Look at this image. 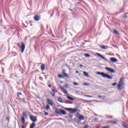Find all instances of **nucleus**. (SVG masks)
I'll use <instances>...</instances> for the list:
<instances>
[{"label": "nucleus", "mask_w": 128, "mask_h": 128, "mask_svg": "<svg viewBox=\"0 0 128 128\" xmlns=\"http://www.w3.org/2000/svg\"><path fill=\"white\" fill-rule=\"evenodd\" d=\"M67 98L69 100H74V98L70 96H67Z\"/></svg>", "instance_id": "dca6fc26"}, {"label": "nucleus", "mask_w": 128, "mask_h": 128, "mask_svg": "<svg viewBox=\"0 0 128 128\" xmlns=\"http://www.w3.org/2000/svg\"><path fill=\"white\" fill-rule=\"evenodd\" d=\"M100 48L102 50H106L107 48H108V46H100Z\"/></svg>", "instance_id": "f8f14e48"}, {"label": "nucleus", "mask_w": 128, "mask_h": 128, "mask_svg": "<svg viewBox=\"0 0 128 128\" xmlns=\"http://www.w3.org/2000/svg\"><path fill=\"white\" fill-rule=\"evenodd\" d=\"M78 118L80 120H84V117L82 116V115H80L79 117Z\"/></svg>", "instance_id": "6ab92c4d"}, {"label": "nucleus", "mask_w": 128, "mask_h": 128, "mask_svg": "<svg viewBox=\"0 0 128 128\" xmlns=\"http://www.w3.org/2000/svg\"><path fill=\"white\" fill-rule=\"evenodd\" d=\"M83 74H84V75L85 76L88 77V73L86 72H83Z\"/></svg>", "instance_id": "b1692460"}, {"label": "nucleus", "mask_w": 128, "mask_h": 128, "mask_svg": "<svg viewBox=\"0 0 128 128\" xmlns=\"http://www.w3.org/2000/svg\"><path fill=\"white\" fill-rule=\"evenodd\" d=\"M25 28H26V26Z\"/></svg>", "instance_id": "e2e57ef3"}, {"label": "nucleus", "mask_w": 128, "mask_h": 128, "mask_svg": "<svg viewBox=\"0 0 128 128\" xmlns=\"http://www.w3.org/2000/svg\"><path fill=\"white\" fill-rule=\"evenodd\" d=\"M21 52L22 54L24 52V49L26 48V45H24V42H21Z\"/></svg>", "instance_id": "39448f33"}, {"label": "nucleus", "mask_w": 128, "mask_h": 128, "mask_svg": "<svg viewBox=\"0 0 128 128\" xmlns=\"http://www.w3.org/2000/svg\"><path fill=\"white\" fill-rule=\"evenodd\" d=\"M47 102L48 104H50V106H54V102L52 100H50V99L48 98Z\"/></svg>", "instance_id": "9d476101"}, {"label": "nucleus", "mask_w": 128, "mask_h": 128, "mask_svg": "<svg viewBox=\"0 0 128 128\" xmlns=\"http://www.w3.org/2000/svg\"><path fill=\"white\" fill-rule=\"evenodd\" d=\"M21 127H22V128H24V126H22Z\"/></svg>", "instance_id": "5fc2aeb1"}, {"label": "nucleus", "mask_w": 128, "mask_h": 128, "mask_svg": "<svg viewBox=\"0 0 128 128\" xmlns=\"http://www.w3.org/2000/svg\"><path fill=\"white\" fill-rule=\"evenodd\" d=\"M83 86H90V84L88 83H84Z\"/></svg>", "instance_id": "c9c22d12"}, {"label": "nucleus", "mask_w": 128, "mask_h": 128, "mask_svg": "<svg viewBox=\"0 0 128 128\" xmlns=\"http://www.w3.org/2000/svg\"><path fill=\"white\" fill-rule=\"evenodd\" d=\"M58 76L60 78H64V76L62 74H58Z\"/></svg>", "instance_id": "c756f323"}, {"label": "nucleus", "mask_w": 128, "mask_h": 128, "mask_svg": "<svg viewBox=\"0 0 128 128\" xmlns=\"http://www.w3.org/2000/svg\"><path fill=\"white\" fill-rule=\"evenodd\" d=\"M94 120H96V121L98 120V118H94Z\"/></svg>", "instance_id": "ea45409f"}, {"label": "nucleus", "mask_w": 128, "mask_h": 128, "mask_svg": "<svg viewBox=\"0 0 128 128\" xmlns=\"http://www.w3.org/2000/svg\"><path fill=\"white\" fill-rule=\"evenodd\" d=\"M46 110H50V105H47L46 107Z\"/></svg>", "instance_id": "7c9ffc66"}, {"label": "nucleus", "mask_w": 128, "mask_h": 128, "mask_svg": "<svg viewBox=\"0 0 128 128\" xmlns=\"http://www.w3.org/2000/svg\"><path fill=\"white\" fill-rule=\"evenodd\" d=\"M55 113L56 114H63L64 116H66V112L64 110H62L58 108L56 109Z\"/></svg>", "instance_id": "f03ea898"}, {"label": "nucleus", "mask_w": 128, "mask_h": 128, "mask_svg": "<svg viewBox=\"0 0 128 128\" xmlns=\"http://www.w3.org/2000/svg\"><path fill=\"white\" fill-rule=\"evenodd\" d=\"M96 56H98L100 58L102 56V54H98V53H96Z\"/></svg>", "instance_id": "72a5a7b5"}, {"label": "nucleus", "mask_w": 128, "mask_h": 128, "mask_svg": "<svg viewBox=\"0 0 128 128\" xmlns=\"http://www.w3.org/2000/svg\"><path fill=\"white\" fill-rule=\"evenodd\" d=\"M19 102H26V98H19Z\"/></svg>", "instance_id": "4468645a"}, {"label": "nucleus", "mask_w": 128, "mask_h": 128, "mask_svg": "<svg viewBox=\"0 0 128 128\" xmlns=\"http://www.w3.org/2000/svg\"><path fill=\"white\" fill-rule=\"evenodd\" d=\"M85 102H92V100H84Z\"/></svg>", "instance_id": "2f4dec72"}, {"label": "nucleus", "mask_w": 128, "mask_h": 128, "mask_svg": "<svg viewBox=\"0 0 128 128\" xmlns=\"http://www.w3.org/2000/svg\"><path fill=\"white\" fill-rule=\"evenodd\" d=\"M45 114L46 116H48V112H46L45 114Z\"/></svg>", "instance_id": "49530a36"}, {"label": "nucleus", "mask_w": 128, "mask_h": 128, "mask_svg": "<svg viewBox=\"0 0 128 128\" xmlns=\"http://www.w3.org/2000/svg\"><path fill=\"white\" fill-rule=\"evenodd\" d=\"M10 117L8 116L6 118V120H8V122H10Z\"/></svg>", "instance_id": "f704fd0d"}, {"label": "nucleus", "mask_w": 128, "mask_h": 128, "mask_svg": "<svg viewBox=\"0 0 128 128\" xmlns=\"http://www.w3.org/2000/svg\"><path fill=\"white\" fill-rule=\"evenodd\" d=\"M58 102H62V104H64V102L62 101V98H59L58 99Z\"/></svg>", "instance_id": "412c9836"}, {"label": "nucleus", "mask_w": 128, "mask_h": 128, "mask_svg": "<svg viewBox=\"0 0 128 128\" xmlns=\"http://www.w3.org/2000/svg\"><path fill=\"white\" fill-rule=\"evenodd\" d=\"M88 126H88L86 125L84 126V128H88Z\"/></svg>", "instance_id": "de8ad7c7"}, {"label": "nucleus", "mask_w": 128, "mask_h": 128, "mask_svg": "<svg viewBox=\"0 0 128 128\" xmlns=\"http://www.w3.org/2000/svg\"><path fill=\"white\" fill-rule=\"evenodd\" d=\"M22 92H18V93H17V96H18V98H20V96H22Z\"/></svg>", "instance_id": "c85d7f7f"}, {"label": "nucleus", "mask_w": 128, "mask_h": 128, "mask_svg": "<svg viewBox=\"0 0 128 128\" xmlns=\"http://www.w3.org/2000/svg\"><path fill=\"white\" fill-rule=\"evenodd\" d=\"M124 78H120L119 80V84H124Z\"/></svg>", "instance_id": "ddd939ff"}, {"label": "nucleus", "mask_w": 128, "mask_h": 128, "mask_svg": "<svg viewBox=\"0 0 128 128\" xmlns=\"http://www.w3.org/2000/svg\"><path fill=\"white\" fill-rule=\"evenodd\" d=\"M37 98H40V97H38V96H37Z\"/></svg>", "instance_id": "13d9d810"}, {"label": "nucleus", "mask_w": 128, "mask_h": 128, "mask_svg": "<svg viewBox=\"0 0 128 128\" xmlns=\"http://www.w3.org/2000/svg\"><path fill=\"white\" fill-rule=\"evenodd\" d=\"M20 120H21L22 124H24V123L26 122V120H24V118L22 117Z\"/></svg>", "instance_id": "2eb2a0df"}, {"label": "nucleus", "mask_w": 128, "mask_h": 128, "mask_svg": "<svg viewBox=\"0 0 128 128\" xmlns=\"http://www.w3.org/2000/svg\"><path fill=\"white\" fill-rule=\"evenodd\" d=\"M102 98V96H98V98Z\"/></svg>", "instance_id": "8fccbe9b"}, {"label": "nucleus", "mask_w": 128, "mask_h": 128, "mask_svg": "<svg viewBox=\"0 0 128 128\" xmlns=\"http://www.w3.org/2000/svg\"><path fill=\"white\" fill-rule=\"evenodd\" d=\"M46 66H44V64H42V66H40V70L43 72V70H44Z\"/></svg>", "instance_id": "f3484780"}, {"label": "nucleus", "mask_w": 128, "mask_h": 128, "mask_svg": "<svg viewBox=\"0 0 128 128\" xmlns=\"http://www.w3.org/2000/svg\"><path fill=\"white\" fill-rule=\"evenodd\" d=\"M11 76H15L16 78V75H14V74H12Z\"/></svg>", "instance_id": "a18cd8bd"}, {"label": "nucleus", "mask_w": 128, "mask_h": 128, "mask_svg": "<svg viewBox=\"0 0 128 128\" xmlns=\"http://www.w3.org/2000/svg\"><path fill=\"white\" fill-rule=\"evenodd\" d=\"M34 126H36V124L34 122L32 123V124L30 125V128H34Z\"/></svg>", "instance_id": "4be33fe9"}, {"label": "nucleus", "mask_w": 128, "mask_h": 128, "mask_svg": "<svg viewBox=\"0 0 128 128\" xmlns=\"http://www.w3.org/2000/svg\"><path fill=\"white\" fill-rule=\"evenodd\" d=\"M65 88H68V84H66L65 85Z\"/></svg>", "instance_id": "4c0bfd02"}, {"label": "nucleus", "mask_w": 128, "mask_h": 128, "mask_svg": "<svg viewBox=\"0 0 128 128\" xmlns=\"http://www.w3.org/2000/svg\"><path fill=\"white\" fill-rule=\"evenodd\" d=\"M52 92L53 94H56L58 92V90H55V89H52Z\"/></svg>", "instance_id": "a878e982"}, {"label": "nucleus", "mask_w": 128, "mask_h": 128, "mask_svg": "<svg viewBox=\"0 0 128 128\" xmlns=\"http://www.w3.org/2000/svg\"><path fill=\"white\" fill-rule=\"evenodd\" d=\"M76 74H78L79 72H78V70H76Z\"/></svg>", "instance_id": "864d4df0"}, {"label": "nucleus", "mask_w": 128, "mask_h": 128, "mask_svg": "<svg viewBox=\"0 0 128 128\" xmlns=\"http://www.w3.org/2000/svg\"><path fill=\"white\" fill-rule=\"evenodd\" d=\"M117 88L118 90H123L124 88V84L119 83L117 86Z\"/></svg>", "instance_id": "0eeeda50"}, {"label": "nucleus", "mask_w": 128, "mask_h": 128, "mask_svg": "<svg viewBox=\"0 0 128 128\" xmlns=\"http://www.w3.org/2000/svg\"><path fill=\"white\" fill-rule=\"evenodd\" d=\"M85 96L86 98H92V96H88V95H86Z\"/></svg>", "instance_id": "e433bc0d"}, {"label": "nucleus", "mask_w": 128, "mask_h": 128, "mask_svg": "<svg viewBox=\"0 0 128 128\" xmlns=\"http://www.w3.org/2000/svg\"><path fill=\"white\" fill-rule=\"evenodd\" d=\"M48 88H52V85H50V84H48Z\"/></svg>", "instance_id": "09e8293b"}, {"label": "nucleus", "mask_w": 128, "mask_h": 128, "mask_svg": "<svg viewBox=\"0 0 128 128\" xmlns=\"http://www.w3.org/2000/svg\"><path fill=\"white\" fill-rule=\"evenodd\" d=\"M80 66H82V65H80Z\"/></svg>", "instance_id": "bf43d9fd"}, {"label": "nucleus", "mask_w": 128, "mask_h": 128, "mask_svg": "<svg viewBox=\"0 0 128 128\" xmlns=\"http://www.w3.org/2000/svg\"><path fill=\"white\" fill-rule=\"evenodd\" d=\"M84 56H86V58H90V55L88 54H84Z\"/></svg>", "instance_id": "393cba45"}, {"label": "nucleus", "mask_w": 128, "mask_h": 128, "mask_svg": "<svg viewBox=\"0 0 128 128\" xmlns=\"http://www.w3.org/2000/svg\"><path fill=\"white\" fill-rule=\"evenodd\" d=\"M116 82L112 84V86H116Z\"/></svg>", "instance_id": "c03bdc74"}, {"label": "nucleus", "mask_w": 128, "mask_h": 128, "mask_svg": "<svg viewBox=\"0 0 128 128\" xmlns=\"http://www.w3.org/2000/svg\"><path fill=\"white\" fill-rule=\"evenodd\" d=\"M105 70H108V72H111L112 74H114V72H116V70L112 68L106 67Z\"/></svg>", "instance_id": "20e7f679"}, {"label": "nucleus", "mask_w": 128, "mask_h": 128, "mask_svg": "<svg viewBox=\"0 0 128 128\" xmlns=\"http://www.w3.org/2000/svg\"><path fill=\"white\" fill-rule=\"evenodd\" d=\"M74 86H78V84L76 82H73Z\"/></svg>", "instance_id": "473e14b6"}, {"label": "nucleus", "mask_w": 128, "mask_h": 128, "mask_svg": "<svg viewBox=\"0 0 128 128\" xmlns=\"http://www.w3.org/2000/svg\"><path fill=\"white\" fill-rule=\"evenodd\" d=\"M124 128H128V124L126 123H122V124Z\"/></svg>", "instance_id": "a211bd4d"}, {"label": "nucleus", "mask_w": 128, "mask_h": 128, "mask_svg": "<svg viewBox=\"0 0 128 128\" xmlns=\"http://www.w3.org/2000/svg\"><path fill=\"white\" fill-rule=\"evenodd\" d=\"M66 118H68V117H66Z\"/></svg>", "instance_id": "680f3d73"}, {"label": "nucleus", "mask_w": 128, "mask_h": 128, "mask_svg": "<svg viewBox=\"0 0 128 128\" xmlns=\"http://www.w3.org/2000/svg\"><path fill=\"white\" fill-rule=\"evenodd\" d=\"M40 20V15H36L34 18V20L35 22H38Z\"/></svg>", "instance_id": "423d86ee"}, {"label": "nucleus", "mask_w": 128, "mask_h": 128, "mask_svg": "<svg viewBox=\"0 0 128 128\" xmlns=\"http://www.w3.org/2000/svg\"><path fill=\"white\" fill-rule=\"evenodd\" d=\"M39 80H40L42 81V77H41V76L39 77Z\"/></svg>", "instance_id": "37998d69"}, {"label": "nucleus", "mask_w": 128, "mask_h": 128, "mask_svg": "<svg viewBox=\"0 0 128 128\" xmlns=\"http://www.w3.org/2000/svg\"><path fill=\"white\" fill-rule=\"evenodd\" d=\"M120 12H122V11L119 12L118 13V14H120Z\"/></svg>", "instance_id": "603ef678"}, {"label": "nucleus", "mask_w": 128, "mask_h": 128, "mask_svg": "<svg viewBox=\"0 0 128 128\" xmlns=\"http://www.w3.org/2000/svg\"><path fill=\"white\" fill-rule=\"evenodd\" d=\"M30 26H32V24H30Z\"/></svg>", "instance_id": "4d7b16f0"}, {"label": "nucleus", "mask_w": 128, "mask_h": 128, "mask_svg": "<svg viewBox=\"0 0 128 128\" xmlns=\"http://www.w3.org/2000/svg\"><path fill=\"white\" fill-rule=\"evenodd\" d=\"M110 122L112 124H118V120H111L110 121Z\"/></svg>", "instance_id": "9b49d317"}, {"label": "nucleus", "mask_w": 128, "mask_h": 128, "mask_svg": "<svg viewBox=\"0 0 128 128\" xmlns=\"http://www.w3.org/2000/svg\"><path fill=\"white\" fill-rule=\"evenodd\" d=\"M23 116L24 118H28V114L26 112H23Z\"/></svg>", "instance_id": "aec40b11"}, {"label": "nucleus", "mask_w": 128, "mask_h": 128, "mask_svg": "<svg viewBox=\"0 0 128 128\" xmlns=\"http://www.w3.org/2000/svg\"><path fill=\"white\" fill-rule=\"evenodd\" d=\"M50 94L52 95V96H56V94H54V93H52H52L50 92Z\"/></svg>", "instance_id": "58836bf2"}, {"label": "nucleus", "mask_w": 128, "mask_h": 128, "mask_svg": "<svg viewBox=\"0 0 128 128\" xmlns=\"http://www.w3.org/2000/svg\"><path fill=\"white\" fill-rule=\"evenodd\" d=\"M64 108L66 110H67V112H68L71 114H74V112H78V109H74L72 108Z\"/></svg>", "instance_id": "7ed1b4c3"}, {"label": "nucleus", "mask_w": 128, "mask_h": 128, "mask_svg": "<svg viewBox=\"0 0 128 128\" xmlns=\"http://www.w3.org/2000/svg\"><path fill=\"white\" fill-rule=\"evenodd\" d=\"M17 84H20V82H17Z\"/></svg>", "instance_id": "6e6d98bb"}, {"label": "nucleus", "mask_w": 128, "mask_h": 128, "mask_svg": "<svg viewBox=\"0 0 128 128\" xmlns=\"http://www.w3.org/2000/svg\"><path fill=\"white\" fill-rule=\"evenodd\" d=\"M62 72H66V70H62Z\"/></svg>", "instance_id": "3c124183"}, {"label": "nucleus", "mask_w": 128, "mask_h": 128, "mask_svg": "<svg viewBox=\"0 0 128 128\" xmlns=\"http://www.w3.org/2000/svg\"><path fill=\"white\" fill-rule=\"evenodd\" d=\"M96 74H98V76H102L103 78H108V80H112V78L108 74H106L104 72H96Z\"/></svg>", "instance_id": "f257e3e1"}, {"label": "nucleus", "mask_w": 128, "mask_h": 128, "mask_svg": "<svg viewBox=\"0 0 128 128\" xmlns=\"http://www.w3.org/2000/svg\"><path fill=\"white\" fill-rule=\"evenodd\" d=\"M114 33L115 34H118V32L115 29H114Z\"/></svg>", "instance_id": "bb28decb"}, {"label": "nucleus", "mask_w": 128, "mask_h": 128, "mask_svg": "<svg viewBox=\"0 0 128 128\" xmlns=\"http://www.w3.org/2000/svg\"><path fill=\"white\" fill-rule=\"evenodd\" d=\"M64 76V78H68V74L66 72H62Z\"/></svg>", "instance_id": "5701e85b"}, {"label": "nucleus", "mask_w": 128, "mask_h": 128, "mask_svg": "<svg viewBox=\"0 0 128 128\" xmlns=\"http://www.w3.org/2000/svg\"><path fill=\"white\" fill-rule=\"evenodd\" d=\"M101 58H102L103 60H104L106 62H108V59L106 58L102 55L101 56H100Z\"/></svg>", "instance_id": "cd10ccee"}, {"label": "nucleus", "mask_w": 128, "mask_h": 128, "mask_svg": "<svg viewBox=\"0 0 128 128\" xmlns=\"http://www.w3.org/2000/svg\"><path fill=\"white\" fill-rule=\"evenodd\" d=\"M128 18V16L126 15L123 16V18Z\"/></svg>", "instance_id": "a19ab883"}, {"label": "nucleus", "mask_w": 128, "mask_h": 128, "mask_svg": "<svg viewBox=\"0 0 128 128\" xmlns=\"http://www.w3.org/2000/svg\"><path fill=\"white\" fill-rule=\"evenodd\" d=\"M30 120H32V122H36V120H38V119L36 117L30 116Z\"/></svg>", "instance_id": "6e6552de"}, {"label": "nucleus", "mask_w": 128, "mask_h": 128, "mask_svg": "<svg viewBox=\"0 0 128 128\" xmlns=\"http://www.w3.org/2000/svg\"><path fill=\"white\" fill-rule=\"evenodd\" d=\"M110 60L112 62H118V59L114 57L110 58Z\"/></svg>", "instance_id": "1a4fd4ad"}, {"label": "nucleus", "mask_w": 128, "mask_h": 128, "mask_svg": "<svg viewBox=\"0 0 128 128\" xmlns=\"http://www.w3.org/2000/svg\"><path fill=\"white\" fill-rule=\"evenodd\" d=\"M68 116H69V118H72V117L74 116H72V115H69Z\"/></svg>", "instance_id": "79ce46f5"}, {"label": "nucleus", "mask_w": 128, "mask_h": 128, "mask_svg": "<svg viewBox=\"0 0 128 128\" xmlns=\"http://www.w3.org/2000/svg\"><path fill=\"white\" fill-rule=\"evenodd\" d=\"M51 16H52V14H51Z\"/></svg>", "instance_id": "052dcab7"}]
</instances>
